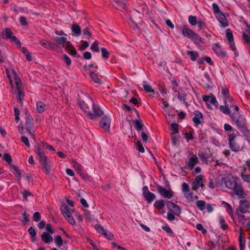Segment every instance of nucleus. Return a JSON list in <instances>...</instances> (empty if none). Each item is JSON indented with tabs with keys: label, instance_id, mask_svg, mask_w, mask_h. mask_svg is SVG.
Wrapping results in <instances>:
<instances>
[{
	"label": "nucleus",
	"instance_id": "obj_1",
	"mask_svg": "<svg viewBox=\"0 0 250 250\" xmlns=\"http://www.w3.org/2000/svg\"><path fill=\"white\" fill-rule=\"evenodd\" d=\"M79 104L80 108L87 113L91 119H94L96 116L99 117L103 114V112L94 104L92 99L90 98H88L86 102L79 101Z\"/></svg>",
	"mask_w": 250,
	"mask_h": 250
},
{
	"label": "nucleus",
	"instance_id": "obj_2",
	"mask_svg": "<svg viewBox=\"0 0 250 250\" xmlns=\"http://www.w3.org/2000/svg\"><path fill=\"white\" fill-rule=\"evenodd\" d=\"M226 187L232 190L239 199L244 198L246 196L240 180L237 177H231L226 178L225 181Z\"/></svg>",
	"mask_w": 250,
	"mask_h": 250
},
{
	"label": "nucleus",
	"instance_id": "obj_3",
	"mask_svg": "<svg viewBox=\"0 0 250 250\" xmlns=\"http://www.w3.org/2000/svg\"><path fill=\"white\" fill-rule=\"evenodd\" d=\"M35 152L39 157V161L42 171L46 175L51 172V162L45 155L43 150L39 146H35Z\"/></svg>",
	"mask_w": 250,
	"mask_h": 250
},
{
	"label": "nucleus",
	"instance_id": "obj_4",
	"mask_svg": "<svg viewBox=\"0 0 250 250\" xmlns=\"http://www.w3.org/2000/svg\"><path fill=\"white\" fill-rule=\"evenodd\" d=\"M26 116L25 123V129L26 130V135H22L21 137V141H28V136L29 135L31 137L32 139H35L34 138V125L33 122V118L29 114L27 111H25Z\"/></svg>",
	"mask_w": 250,
	"mask_h": 250
},
{
	"label": "nucleus",
	"instance_id": "obj_5",
	"mask_svg": "<svg viewBox=\"0 0 250 250\" xmlns=\"http://www.w3.org/2000/svg\"><path fill=\"white\" fill-rule=\"evenodd\" d=\"M231 119L235 122L239 129L243 132L245 135L247 137L246 139L247 141H249L250 139V138H249L250 133L246 126L245 119L241 115L235 116V115H231Z\"/></svg>",
	"mask_w": 250,
	"mask_h": 250
},
{
	"label": "nucleus",
	"instance_id": "obj_6",
	"mask_svg": "<svg viewBox=\"0 0 250 250\" xmlns=\"http://www.w3.org/2000/svg\"><path fill=\"white\" fill-rule=\"evenodd\" d=\"M182 33L184 37L190 39L195 44L203 42V39L201 37L186 25H183L182 27Z\"/></svg>",
	"mask_w": 250,
	"mask_h": 250
},
{
	"label": "nucleus",
	"instance_id": "obj_7",
	"mask_svg": "<svg viewBox=\"0 0 250 250\" xmlns=\"http://www.w3.org/2000/svg\"><path fill=\"white\" fill-rule=\"evenodd\" d=\"M198 156L203 163L208 165L212 161H214L212 153L208 148L201 149Z\"/></svg>",
	"mask_w": 250,
	"mask_h": 250
},
{
	"label": "nucleus",
	"instance_id": "obj_8",
	"mask_svg": "<svg viewBox=\"0 0 250 250\" xmlns=\"http://www.w3.org/2000/svg\"><path fill=\"white\" fill-rule=\"evenodd\" d=\"M142 191L143 196L147 203L151 204L156 198L155 194L149 191L147 186H144L142 188Z\"/></svg>",
	"mask_w": 250,
	"mask_h": 250
},
{
	"label": "nucleus",
	"instance_id": "obj_9",
	"mask_svg": "<svg viewBox=\"0 0 250 250\" xmlns=\"http://www.w3.org/2000/svg\"><path fill=\"white\" fill-rule=\"evenodd\" d=\"M157 190L164 198L170 199L173 196V192L171 190H167L160 185H156Z\"/></svg>",
	"mask_w": 250,
	"mask_h": 250
},
{
	"label": "nucleus",
	"instance_id": "obj_10",
	"mask_svg": "<svg viewBox=\"0 0 250 250\" xmlns=\"http://www.w3.org/2000/svg\"><path fill=\"white\" fill-rule=\"evenodd\" d=\"M95 229L98 232L103 234L107 239L109 240L113 239V234L110 231L104 229L100 224H96Z\"/></svg>",
	"mask_w": 250,
	"mask_h": 250
},
{
	"label": "nucleus",
	"instance_id": "obj_11",
	"mask_svg": "<svg viewBox=\"0 0 250 250\" xmlns=\"http://www.w3.org/2000/svg\"><path fill=\"white\" fill-rule=\"evenodd\" d=\"M167 207L171 213L174 214L176 216H179L181 212V209L180 207L175 203L168 201L167 203Z\"/></svg>",
	"mask_w": 250,
	"mask_h": 250
},
{
	"label": "nucleus",
	"instance_id": "obj_12",
	"mask_svg": "<svg viewBox=\"0 0 250 250\" xmlns=\"http://www.w3.org/2000/svg\"><path fill=\"white\" fill-rule=\"evenodd\" d=\"M203 176L202 175H200L196 177L193 183H192V189L196 191L198 189V188H199V187H201L202 188H204L205 187V185H204L203 183Z\"/></svg>",
	"mask_w": 250,
	"mask_h": 250
},
{
	"label": "nucleus",
	"instance_id": "obj_13",
	"mask_svg": "<svg viewBox=\"0 0 250 250\" xmlns=\"http://www.w3.org/2000/svg\"><path fill=\"white\" fill-rule=\"evenodd\" d=\"M126 0H113V5L118 10L123 11L126 9Z\"/></svg>",
	"mask_w": 250,
	"mask_h": 250
},
{
	"label": "nucleus",
	"instance_id": "obj_14",
	"mask_svg": "<svg viewBox=\"0 0 250 250\" xmlns=\"http://www.w3.org/2000/svg\"><path fill=\"white\" fill-rule=\"evenodd\" d=\"M213 50L215 53L219 57L225 58L227 57V52L223 50L218 43H215L212 47Z\"/></svg>",
	"mask_w": 250,
	"mask_h": 250
},
{
	"label": "nucleus",
	"instance_id": "obj_15",
	"mask_svg": "<svg viewBox=\"0 0 250 250\" xmlns=\"http://www.w3.org/2000/svg\"><path fill=\"white\" fill-rule=\"evenodd\" d=\"M250 207V203L248 201L246 200H241L239 208L236 209V211L246 213L248 211Z\"/></svg>",
	"mask_w": 250,
	"mask_h": 250
},
{
	"label": "nucleus",
	"instance_id": "obj_16",
	"mask_svg": "<svg viewBox=\"0 0 250 250\" xmlns=\"http://www.w3.org/2000/svg\"><path fill=\"white\" fill-rule=\"evenodd\" d=\"M110 125V119L107 116H104L100 121V126L105 130H109Z\"/></svg>",
	"mask_w": 250,
	"mask_h": 250
},
{
	"label": "nucleus",
	"instance_id": "obj_17",
	"mask_svg": "<svg viewBox=\"0 0 250 250\" xmlns=\"http://www.w3.org/2000/svg\"><path fill=\"white\" fill-rule=\"evenodd\" d=\"M244 144H240L238 142H229V148L234 152H237L241 150L243 148Z\"/></svg>",
	"mask_w": 250,
	"mask_h": 250
},
{
	"label": "nucleus",
	"instance_id": "obj_18",
	"mask_svg": "<svg viewBox=\"0 0 250 250\" xmlns=\"http://www.w3.org/2000/svg\"><path fill=\"white\" fill-rule=\"evenodd\" d=\"M218 20L220 22V23L221 24V25L223 27H226L229 25L228 21L227 20L226 17L223 14V13H220L217 16Z\"/></svg>",
	"mask_w": 250,
	"mask_h": 250
},
{
	"label": "nucleus",
	"instance_id": "obj_19",
	"mask_svg": "<svg viewBox=\"0 0 250 250\" xmlns=\"http://www.w3.org/2000/svg\"><path fill=\"white\" fill-rule=\"evenodd\" d=\"M10 169H13V171L12 172L15 175L16 177L17 180L18 181H20L21 179V172L19 167L15 165H11V167H10Z\"/></svg>",
	"mask_w": 250,
	"mask_h": 250
},
{
	"label": "nucleus",
	"instance_id": "obj_20",
	"mask_svg": "<svg viewBox=\"0 0 250 250\" xmlns=\"http://www.w3.org/2000/svg\"><path fill=\"white\" fill-rule=\"evenodd\" d=\"M201 120H203L202 114L198 110L195 111V117L192 119L193 122L196 125H198L201 123Z\"/></svg>",
	"mask_w": 250,
	"mask_h": 250
},
{
	"label": "nucleus",
	"instance_id": "obj_21",
	"mask_svg": "<svg viewBox=\"0 0 250 250\" xmlns=\"http://www.w3.org/2000/svg\"><path fill=\"white\" fill-rule=\"evenodd\" d=\"M42 240L45 243L48 244L53 240V237L48 232H43L41 235Z\"/></svg>",
	"mask_w": 250,
	"mask_h": 250
},
{
	"label": "nucleus",
	"instance_id": "obj_22",
	"mask_svg": "<svg viewBox=\"0 0 250 250\" xmlns=\"http://www.w3.org/2000/svg\"><path fill=\"white\" fill-rule=\"evenodd\" d=\"M71 30L73 33V35L78 37L81 35L82 30L80 26L76 24L73 23L71 26Z\"/></svg>",
	"mask_w": 250,
	"mask_h": 250
},
{
	"label": "nucleus",
	"instance_id": "obj_23",
	"mask_svg": "<svg viewBox=\"0 0 250 250\" xmlns=\"http://www.w3.org/2000/svg\"><path fill=\"white\" fill-rule=\"evenodd\" d=\"M18 92V96L17 98V100L19 103H20L21 105L22 104V99L24 96V93L23 91V88L21 86L16 87Z\"/></svg>",
	"mask_w": 250,
	"mask_h": 250
},
{
	"label": "nucleus",
	"instance_id": "obj_24",
	"mask_svg": "<svg viewBox=\"0 0 250 250\" xmlns=\"http://www.w3.org/2000/svg\"><path fill=\"white\" fill-rule=\"evenodd\" d=\"M225 105H221L220 106V109L221 111L224 113L225 114H229L230 113V110L229 109V106L231 107L232 106V105L230 104L229 105L228 104H227V101L225 100Z\"/></svg>",
	"mask_w": 250,
	"mask_h": 250
},
{
	"label": "nucleus",
	"instance_id": "obj_25",
	"mask_svg": "<svg viewBox=\"0 0 250 250\" xmlns=\"http://www.w3.org/2000/svg\"><path fill=\"white\" fill-rule=\"evenodd\" d=\"M198 162V159L196 155H193L190 157L188 165L190 169H192Z\"/></svg>",
	"mask_w": 250,
	"mask_h": 250
},
{
	"label": "nucleus",
	"instance_id": "obj_26",
	"mask_svg": "<svg viewBox=\"0 0 250 250\" xmlns=\"http://www.w3.org/2000/svg\"><path fill=\"white\" fill-rule=\"evenodd\" d=\"M153 206L157 210L163 209L165 206V202L162 199L157 200L154 202Z\"/></svg>",
	"mask_w": 250,
	"mask_h": 250
},
{
	"label": "nucleus",
	"instance_id": "obj_27",
	"mask_svg": "<svg viewBox=\"0 0 250 250\" xmlns=\"http://www.w3.org/2000/svg\"><path fill=\"white\" fill-rule=\"evenodd\" d=\"M245 237L243 236L242 233H240L239 236V244L240 250H244V248L245 247Z\"/></svg>",
	"mask_w": 250,
	"mask_h": 250
},
{
	"label": "nucleus",
	"instance_id": "obj_28",
	"mask_svg": "<svg viewBox=\"0 0 250 250\" xmlns=\"http://www.w3.org/2000/svg\"><path fill=\"white\" fill-rule=\"evenodd\" d=\"M61 212L64 217H66V215L71 214L70 208L65 204L62 205L61 208Z\"/></svg>",
	"mask_w": 250,
	"mask_h": 250
},
{
	"label": "nucleus",
	"instance_id": "obj_29",
	"mask_svg": "<svg viewBox=\"0 0 250 250\" xmlns=\"http://www.w3.org/2000/svg\"><path fill=\"white\" fill-rule=\"evenodd\" d=\"M2 34L3 35H5V37H3L4 38L6 39H10L12 36L13 33L10 28L7 27L3 29Z\"/></svg>",
	"mask_w": 250,
	"mask_h": 250
},
{
	"label": "nucleus",
	"instance_id": "obj_30",
	"mask_svg": "<svg viewBox=\"0 0 250 250\" xmlns=\"http://www.w3.org/2000/svg\"><path fill=\"white\" fill-rule=\"evenodd\" d=\"M219 223L220 228L224 230H227L229 228L228 225L226 224V221L223 216L219 217Z\"/></svg>",
	"mask_w": 250,
	"mask_h": 250
},
{
	"label": "nucleus",
	"instance_id": "obj_31",
	"mask_svg": "<svg viewBox=\"0 0 250 250\" xmlns=\"http://www.w3.org/2000/svg\"><path fill=\"white\" fill-rule=\"evenodd\" d=\"M245 212H241L236 211V214L238 216L239 219V222L241 223L243 225H244L246 221H247L248 218H246V216L243 214Z\"/></svg>",
	"mask_w": 250,
	"mask_h": 250
},
{
	"label": "nucleus",
	"instance_id": "obj_32",
	"mask_svg": "<svg viewBox=\"0 0 250 250\" xmlns=\"http://www.w3.org/2000/svg\"><path fill=\"white\" fill-rule=\"evenodd\" d=\"M72 163L78 174L83 171V167L80 164L77 163L75 160H73Z\"/></svg>",
	"mask_w": 250,
	"mask_h": 250
},
{
	"label": "nucleus",
	"instance_id": "obj_33",
	"mask_svg": "<svg viewBox=\"0 0 250 250\" xmlns=\"http://www.w3.org/2000/svg\"><path fill=\"white\" fill-rule=\"evenodd\" d=\"M2 159L8 164L10 167H11V165H13V164H12V157L9 154L4 153L3 155Z\"/></svg>",
	"mask_w": 250,
	"mask_h": 250
},
{
	"label": "nucleus",
	"instance_id": "obj_34",
	"mask_svg": "<svg viewBox=\"0 0 250 250\" xmlns=\"http://www.w3.org/2000/svg\"><path fill=\"white\" fill-rule=\"evenodd\" d=\"M162 229L167 232V233L171 237L174 236V233L172 231V230L171 229V228L167 225L166 224L165 225L162 226Z\"/></svg>",
	"mask_w": 250,
	"mask_h": 250
},
{
	"label": "nucleus",
	"instance_id": "obj_35",
	"mask_svg": "<svg viewBox=\"0 0 250 250\" xmlns=\"http://www.w3.org/2000/svg\"><path fill=\"white\" fill-rule=\"evenodd\" d=\"M13 73L14 77L15 83L16 85V87H18V86H19V87L21 86L22 84L21 83V80L18 76V74L14 70L13 71Z\"/></svg>",
	"mask_w": 250,
	"mask_h": 250
},
{
	"label": "nucleus",
	"instance_id": "obj_36",
	"mask_svg": "<svg viewBox=\"0 0 250 250\" xmlns=\"http://www.w3.org/2000/svg\"><path fill=\"white\" fill-rule=\"evenodd\" d=\"M66 40L67 39L65 37H57L55 38L56 42H57L59 44L62 45L63 47H64V43H66L67 42Z\"/></svg>",
	"mask_w": 250,
	"mask_h": 250
},
{
	"label": "nucleus",
	"instance_id": "obj_37",
	"mask_svg": "<svg viewBox=\"0 0 250 250\" xmlns=\"http://www.w3.org/2000/svg\"><path fill=\"white\" fill-rule=\"evenodd\" d=\"M45 104L41 102H38L37 103L36 108L39 113H42L44 111Z\"/></svg>",
	"mask_w": 250,
	"mask_h": 250
},
{
	"label": "nucleus",
	"instance_id": "obj_38",
	"mask_svg": "<svg viewBox=\"0 0 250 250\" xmlns=\"http://www.w3.org/2000/svg\"><path fill=\"white\" fill-rule=\"evenodd\" d=\"M205 204L206 203L203 200H198L196 202V206L199 208V209L203 211L205 208Z\"/></svg>",
	"mask_w": 250,
	"mask_h": 250
},
{
	"label": "nucleus",
	"instance_id": "obj_39",
	"mask_svg": "<svg viewBox=\"0 0 250 250\" xmlns=\"http://www.w3.org/2000/svg\"><path fill=\"white\" fill-rule=\"evenodd\" d=\"M177 98L178 99L182 102H183L184 104H187L186 101H185V97L186 96V94L184 92V91H182L180 92H178V94H177Z\"/></svg>",
	"mask_w": 250,
	"mask_h": 250
},
{
	"label": "nucleus",
	"instance_id": "obj_40",
	"mask_svg": "<svg viewBox=\"0 0 250 250\" xmlns=\"http://www.w3.org/2000/svg\"><path fill=\"white\" fill-rule=\"evenodd\" d=\"M28 231L29 234L32 237V241H34V240L36 239V236L37 234L36 231L35 229L33 227H30L28 229Z\"/></svg>",
	"mask_w": 250,
	"mask_h": 250
},
{
	"label": "nucleus",
	"instance_id": "obj_41",
	"mask_svg": "<svg viewBox=\"0 0 250 250\" xmlns=\"http://www.w3.org/2000/svg\"><path fill=\"white\" fill-rule=\"evenodd\" d=\"M54 241L59 247H61L63 245V240L60 235H57L54 238Z\"/></svg>",
	"mask_w": 250,
	"mask_h": 250
},
{
	"label": "nucleus",
	"instance_id": "obj_42",
	"mask_svg": "<svg viewBox=\"0 0 250 250\" xmlns=\"http://www.w3.org/2000/svg\"><path fill=\"white\" fill-rule=\"evenodd\" d=\"M187 54L190 55V59L193 61H195L198 56V53L193 51H188Z\"/></svg>",
	"mask_w": 250,
	"mask_h": 250
},
{
	"label": "nucleus",
	"instance_id": "obj_43",
	"mask_svg": "<svg viewBox=\"0 0 250 250\" xmlns=\"http://www.w3.org/2000/svg\"><path fill=\"white\" fill-rule=\"evenodd\" d=\"M240 176L244 182L250 183V174H244L242 172Z\"/></svg>",
	"mask_w": 250,
	"mask_h": 250
},
{
	"label": "nucleus",
	"instance_id": "obj_44",
	"mask_svg": "<svg viewBox=\"0 0 250 250\" xmlns=\"http://www.w3.org/2000/svg\"><path fill=\"white\" fill-rule=\"evenodd\" d=\"M188 21L191 25H195L197 23L196 17L194 16H189L188 17Z\"/></svg>",
	"mask_w": 250,
	"mask_h": 250
},
{
	"label": "nucleus",
	"instance_id": "obj_45",
	"mask_svg": "<svg viewBox=\"0 0 250 250\" xmlns=\"http://www.w3.org/2000/svg\"><path fill=\"white\" fill-rule=\"evenodd\" d=\"M101 51L102 52V57L104 59H107L110 54L109 52H108L105 48L102 47L101 48Z\"/></svg>",
	"mask_w": 250,
	"mask_h": 250
},
{
	"label": "nucleus",
	"instance_id": "obj_46",
	"mask_svg": "<svg viewBox=\"0 0 250 250\" xmlns=\"http://www.w3.org/2000/svg\"><path fill=\"white\" fill-rule=\"evenodd\" d=\"M90 75L91 79L93 80L94 82L97 83H99L100 80L98 78V75L95 74L94 72H90Z\"/></svg>",
	"mask_w": 250,
	"mask_h": 250
},
{
	"label": "nucleus",
	"instance_id": "obj_47",
	"mask_svg": "<svg viewBox=\"0 0 250 250\" xmlns=\"http://www.w3.org/2000/svg\"><path fill=\"white\" fill-rule=\"evenodd\" d=\"M226 36L229 41H233L232 33L230 29H227L226 30Z\"/></svg>",
	"mask_w": 250,
	"mask_h": 250
},
{
	"label": "nucleus",
	"instance_id": "obj_48",
	"mask_svg": "<svg viewBox=\"0 0 250 250\" xmlns=\"http://www.w3.org/2000/svg\"><path fill=\"white\" fill-rule=\"evenodd\" d=\"M62 60L67 66L70 65L71 64V59L66 54L63 55Z\"/></svg>",
	"mask_w": 250,
	"mask_h": 250
},
{
	"label": "nucleus",
	"instance_id": "obj_49",
	"mask_svg": "<svg viewBox=\"0 0 250 250\" xmlns=\"http://www.w3.org/2000/svg\"><path fill=\"white\" fill-rule=\"evenodd\" d=\"M98 41H95L91 46V49L95 52H99V48L98 44Z\"/></svg>",
	"mask_w": 250,
	"mask_h": 250
},
{
	"label": "nucleus",
	"instance_id": "obj_50",
	"mask_svg": "<svg viewBox=\"0 0 250 250\" xmlns=\"http://www.w3.org/2000/svg\"><path fill=\"white\" fill-rule=\"evenodd\" d=\"M134 124L137 130H140L143 128V124L141 120H136L134 121Z\"/></svg>",
	"mask_w": 250,
	"mask_h": 250
},
{
	"label": "nucleus",
	"instance_id": "obj_51",
	"mask_svg": "<svg viewBox=\"0 0 250 250\" xmlns=\"http://www.w3.org/2000/svg\"><path fill=\"white\" fill-rule=\"evenodd\" d=\"M67 221L72 225H74L76 223L75 219L73 217L71 214L69 215H66V217H64Z\"/></svg>",
	"mask_w": 250,
	"mask_h": 250
},
{
	"label": "nucleus",
	"instance_id": "obj_52",
	"mask_svg": "<svg viewBox=\"0 0 250 250\" xmlns=\"http://www.w3.org/2000/svg\"><path fill=\"white\" fill-rule=\"evenodd\" d=\"M196 228L198 230H201L203 234H205L207 232V230L205 229L201 224H197Z\"/></svg>",
	"mask_w": 250,
	"mask_h": 250
},
{
	"label": "nucleus",
	"instance_id": "obj_53",
	"mask_svg": "<svg viewBox=\"0 0 250 250\" xmlns=\"http://www.w3.org/2000/svg\"><path fill=\"white\" fill-rule=\"evenodd\" d=\"M41 218V214L39 212H35L33 216V219L34 221L38 222H39Z\"/></svg>",
	"mask_w": 250,
	"mask_h": 250
},
{
	"label": "nucleus",
	"instance_id": "obj_54",
	"mask_svg": "<svg viewBox=\"0 0 250 250\" xmlns=\"http://www.w3.org/2000/svg\"><path fill=\"white\" fill-rule=\"evenodd\" d=\"M136 149L141 153H144L145 152L144 147L141 142H137Z\"/></svg>",
	"mask_w": 250,
	"mask_h": 250
},
{
	"label": "nucleus",
	"instance_id": "obj_55",
	"mask_svg": "<svg viewBox=\"0 0 250 250\" xmlns=\"http://www.w3.org/2000/svg\"><path fill=\"white\" fill-rule=\"evenodd\" d=\"M212 8H213V11H214V14H217V15L220 14V13H222V12H221L218 7V6L217 5V4H216V3H213L212 4Z\"/></svg>",
	"mask_w": 250,
	"mask_h": 250
},
{
	"label": "nucleus",
	"instance_id": "obj_56",
	"mask_svg": "<svg viewBox=\"0 0 250 250\" xmlns=\"http://www.w3.org/2000/svg\"><path fill=\"white\" fill-rule=\"evenodd\" d=\"M209 102L211 104H214L216 106H218V102L217 101L215 96L212 93H211V97H210V99Z\"/></svg>",
	"mask_w": 250,
	"mask_h": 250
},
{
	"label": "nucleus",
	"instance_id": "obj_57",
	"mask_svg": "<svg viewBox=\"0 0 250 250\" xmlns=\"http://www.w3.org/2000/svg\"><path fill=\"white\" fill-rule=\"evenodd\" d=\"M11 42L15 43L18 46L20 47H21V42L19 41V40L14 36H12L11 38H10Z\"/></svg>",
	"mask_w": 250,
	"mask_h": 250
},
{
	"label": "nucleus",
	"instance_id": "obj_58",
	"mask_svg": "<svg viewBox=\"0 0 250 250\" xmlns=\"http://www.w3.org/2000/svg\"><path fill=\"white\" fill-rule=\"evenodd\" d=\"M143 87L146 92H149V93H154V90L152 88V87L147 84H144Z\"/></svg>",
	"mask_w": 250,
	"mask_h": 250
},
{
	"label": "nucleus",
	"instance_id": "obj_59",
	"mask_svg": "<svg viewBox=\"0 0 250 250\" xmlns=\"http://www.w3.org/2000/svg\"><path fill=\"white\" fill-rule=\"evenodd\" d=\"M172 90L174 91V92H178L177 87L179 86V84L175 80H173L172 81Z\"/></svg>",
	"mask_w": 250,
	"mask_h": 250
},
{
	"label": "nucleus",
	"instance_id": "obj_60",
	"mask_svg": "<svg viewBox=\"0 0 250 250\" xmlns=\"http://www.w3.org/2000/svg\"><path fill=\"white\" fill-rule=\"evenodd\" d=\"M243 39L249 44L250 45V36L243 32L242 35Z\"/></svg>",
	"mask_w": 250,
	"mask_h": 250
},
{
	"label": "nucleus",
	"instance_id": "obj_61",
	"mask_svg": "<svg viewBox=\"0 0 250 250\" xmlns=\"http://www.w3.org/2000/svg\"><path fill=\"white\" fill-rule=\"evenodd\" d=\"M175 214L170 211L167 213V218L169 221H173L175 219Z\"/></svg>",
	"mask_w": 250,
	"mask_h": 250
},
{
	"label": "nucleus",
	"instance_id": "obj_62",
	"mask_svg": "<svg viewBox=\"0 0 250 250\" xmlns=\"http://www.w3.org/2000/svg\"><path fill=\"white\" fill-rule=\"evenodd\" d=\"M182 192H188L189 191V187L188 185L186 183H183L182 185Z\"/></svg>",
	"mask_w": 250,
	"mask_h": 250
},
{
	"label": "nucleus",
	"instance_id": "obj_63",
	"mask_svg": "<svg viewBox=\"0 0 250 250\" xmlns=\"http://www.w3.org/2000/svg\"><path fill=\"white\" fill-rule=\"evenodd\" d=\"M171 127L172 130L173 131V133H177L178 132L179 130L178 128V125L175 123H172L171 124Z\"/></svg>",
	"mask_w": 250,
	"mask_h": 250
},
{
	"label": "nucleus",
	"instance_id": "obj_64",
	"mask_svg": "<svg viewBox=\"0 0 250 250\" xmlns=\"http://www.w3.org/2000/svg\"><path fill=\"white\" fill-rule=\"evenodd\" d=\"M79 175L85 181H87L89 179V176L88 174L83 171L80 173Z\"/></svg>",
	"mask_w": 250,
	"mask_h": 250
}]
</instances>
